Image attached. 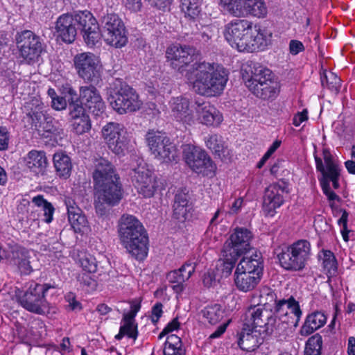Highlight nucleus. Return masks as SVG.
<instances>
[{
    "mask_svg": "<svg viewBox=\"0 0 355 355\" xmlns=\"http://www.w3.org/2000/svg\"><path fill=\"white\" fill-rule=\"evenodd\" d=\"M241 73L245 86L257 97L269 100L277 96L279 83L267 67L258 63L247 62L243 64Z\"/></svg>",
    "mask_w": 355,
    "mask_h": 355,
    "instance_id": "5",
    "label": "nucleus"
},
{
    "mask_svg": "<svg viewBox=\"0 0 355 355\" xmlns=\"http://www.w3.org/2000/svg\"><path fill=\"white\" fill-rule=\"evenodd\" d=\"M117 232L120 243L131 257L137 260L147 257L148 237L137 218L123 214L119 220Z\"/></svg>",
    "mask_w": 355,
    "mask_h": 355,
    "instance_id": "4",
    "label": "nucleus"
},
{
    "mask_svg": "<svg viewBox=\"0 0 355 355\" xmlns=\"http://www.w3.org/2000/svg\"><path fill=\"white\" fill-rule=\"evenodd\" d=\"M9 135L6 128L0 127V150H6L8 148Z\"/></svg>",
    "mask_w": 355,
    "mask_h": 355,
    "instance_id": "56",
    "label": "nucleus"
},
{
    "mask_svg": "<svg viewBox=\"0 0 355 355\" xmlns=\"http://www.w3.org/2000/svg\"><path fill=\"white\" fill-rule=\"evenodd\" d=\"M230 14L237 17L249 15L263 18L268 13L264 0H216Z\"/></svg>",
    "mask_w": 355,
    "mask_h": 355,
    "instance_id": "13",
    "label": "nucleus"
},
{
    "mask_svg": "<svg viewBox=\"0 0 355 355\" xmlns=\"http://www.w3.org/2000/svg\"><path fill=\"white\" fill-rule=\"evenodd\" d=\"M27 107L31 109V112H28V115L31 118H35L37 120H40L42 117L44 116L42 111V106L37 99L33 100L32 103H28Z\"/></svg>",
    "mask_w": 355,
    "mask_h": 355,
    "instance_id": "49",
    "label": "nucleus"
},
{
    "mask_svg": "<svg viewBox=\"0 0 355 355\" xmlns=\"http://www.w3.org/2000/svg\"><path fill=\"white\" fill-rule=\"evenodd\" d=\"M130 304V311L123 314L119 333L115 336L117 340L121 339L124 336L134 340L137 337V324L135 318L141 309V302L139 300H135L131 301Z\"/></svg>",
    "mask_w": 355,
    "mask_h": 355,
    "instance_id": "28",
    "label": "nucleus"
},
{
    "mask_svg": "<svg viewBox=\"0 0 355 355\" xmlns=\"http://www.w3.org/2000/svg\"><path fill=\"white\" fill-rule=\"evenodd\" d=\"M60 90L62 92V94H64L65 96H69V101H71L70 108H71V105L73 104H78V103H74V100L76 99L77 94L76 90L71 87V85L69 83H66L65 84H63L61 86Z\"/></svg>",
    "mask_w": 355,
    "mask_h": 355,
    "instance_id": "50",
    "label": "nucleus"
},
{
    "mask_svg": "<svg viewBox=\"0 0 355 355\" xmlns=\"http://www.w3.org/2000/svg\"><path fill=\"white\" fill-rule=\"evenodd\" d=\"M311 257V245L306 240H299L288 245L280 254V266L286 270L297 272L304 270Z\"/></svg>",
    "mask_w": 355,
    "mask_h": 355,
    "instance_id": "9",
    "label": "nucleus"
},
{
    "mask_svg": "<svg viewBox=\"0 0 355 355\" xmlns=\"http://www.w3.org/2000/svg\"><path fill=\"white\" fill-rule=\"evenodd\" d=\"M322 345V338L320 335L312 336L306 343L305 355H321Z\"/></svg>",
    "mask_w": 355,
    "mask_h": 355,
    "instance_id": "45",
    "label": "nucleus"
},
{
    "mask_svg": "<svg viewBox=\"0 0 355 355\" xmlns=\"http://www.w3.org/2000/svg\"><path fill=\"white\" fill-rule=\"evenodd\" d=\"M79 105L85 106L96 116L102 114L105 108V103L96 87L89 85L79 89Z\"/></svg>",
    "mask_w": 355,
    "mask_h": 355,
    "instance_id": "26",
    "label": "nucleus"
},
{
    "mask_svg": "<svg viewBox=\"0 0 355 355\" xmlns=\"http://www.w3.org/2000/svg\"><path fill=\"white\" fill-rule=\"evenodd\" d=\"M263 266L259 255L244 257L239 263L234 274L236 288L243 293L253 291L261 281Z\"/></svg>",
    "mask_w": 355,
    "mask_h": 355,
    "instance_id": "6",
    "label": "nucleus"
},
{
    "mask_svg": "<svg viewBox=\"0 0 355 355\" xmlns=\"http://www.w3.org/2000/svg\"><path fill=\"white\" fill-rule=\"evenodd\" d=\"M321 83L324 87H328L332 92H338L340 87V79L338 76L331 71L326 73L321 77Z\"/></svg>",
    "mask_w": 355,
    "mask_h": 355,
    "instance_id": "46",
    "label": "nucleus"
},
{
    "mask_svg": "<svg viewBox=\"0 0 355 355\" xmlns=\"http://www.w3.org/2000/svg\"><path fill=\"white\" fill-rule=\"evenodd\" d=\"M71 123L73 130L83 135L91 129V121L85 108L79 104H73L70 108Z\"/></svg>",
    "mask_w": 355,
    "mask_h": 355,
    "instance_id": "32",
    "label": "nucleus"
},
{
    "mask_svg": "<svg viewBox=\"0 0 355 355\" xmlns=\"http://www.w3.org/2000/svg\"><path fill=\"white\" fill-rule=\"evenodd\" d=\"M126 8L132 12H137L141 6V0H121Z\"/></svg>",
    "mask_w": 355,
    "mask_h": 355,
    "instance_id": "57",
    "label": "nucleus"
},
{
    "mask_svg": "<svg viewBox=\"0 0 355 355\" xmlns=\"http://www.w3.org/2000/svg\"><path fill=\"white\" fill-rule=\"evenodd\" d=\"M54 285L31 282L23 295L19 297L21 306L28 311L39 315H44L49 311V304L46 300V293Z\"/></svg>",
    "mask_w": 355,
    "mask_h": 355,
    "instance_id": "11",
    "label": "nucleus"
},
{
    "mask_svg": "<svg viewBox=\"0 0 355 355\" xmlns=\"http://www.w3.org/2000/svg\"><path fill=\"white\" fill-rule=\"evenodd\" d=\"M133 185L139 195L150 198L158 189L157 178L142 159H137L130 164Z\"/></svg>",
    "mask_w": 355,
    "mask_h": 355,
    "instance_id": "10",
    "label": "nucleus"
},
{
    "mask_svg": "<svg viewBox=\"0 0 355 355\" xmlns=\"http://www.w3.org/2000/svg\"><path fill=\"white\" fill-rule=\"evenodd\" d=\"M80 284L88 288H94L96 285L94 279L87 272L78 274L76 277Z\"/></svg>",
    "mask_w": 355,
    "mask_h": 355,
    "instance_id": "51",
    "label": "nucleus"
},
{
    "mask_svg": "<svg viewBox=\"0 0 355 355\" xmlns=\"http://www.w3.org/2000/svg\"><path fill=\"white\" fill-rule=\"evenodd\" d=\"M202 315L209 324H215L223 318V310L218 304L209 305L204 308Z\"/></svg>",
    "mask_w": 355,
    "mask_h": 355,
    "instance_id": "44",
    "label": "nucleus"
},
{
    "mask_svg": "<svg viewBox=\"0 0 355 355\" xmlns=\"http://www.w3.org/2000/svg\"><path fill=\"white\" fill-rule=\"evenodd\" d=\"M196 270V263L193 262L186 263L182 265L179 269L178 271L180 272V275H183L184 276L187 274L189 276L187 277V281L191 277Z\"/></svg>",
    "mask_w": 355,
    "mask_h": 355,
    "instance_id": "53",
    "label": "nucleus"
},
{
    "mask_svg": "<svg viewBox=\"0 0 355 355\" xmlns=\"http://www.w3.org/2000/svg\"><path fill=\"white\" fill-rule=\"evenodd\" d=\"M251 239L252 234L247 229L236 228L226 241L223 248L231 252L230 254L234 257H239L250 250Z\"/></svg>",
    "mask_w": 355,
    "mask_h": 355,
    "instance_id": "24",
    "label": "nucleus"
},
{
    "mask_svg": "<svg viewBox=\"0 0 355 355\" xmlns=\"http://www.w3.org/2000/svg\"><path fill=\"white\" fill-rule=\"evenodd\" d=\"M187 83L201 96L220 95L229 79L228 71L222 66L209 62H196L184 73Z\"/></svg>",
    "mask_w": 355,
    "mask_h": 355,
    "instance_id": "2",
    "label": "nucleus"
},
{
    "mask_svg": "<svg viewBox=\"0 0 355 355\" xmlns=\"http://www.w3.org/2000/svg\"><path fill=\"white\" fill-rule=\"evenodd\" d=\"M103 37L105 43L114 48L126 45L128 36L122 20L116 14H108L103 19Z\"/></svg>",
    "mask_w": 355,
    "mask_h": 355,
    "instance_id": "15",
    "label": "nucleus"
},
{
    "mask_svg": "<svg viewBox=\"0 0 355 355\" xmlns=\"http://www.w3.org/2000/svg\"><path fill=\"white\" fill-rule=\"evenodd\" d=\"M257 331L253 329H243L240 334L239 339V345L240 347L247 352L255 350L261 343V338Z\"/></svg>",
    "mask_w": 355,
    "mask_h": 355,
    "instance_id": "38",
    "label": "nucleus"
},
{
    "mask_svg": "<svg viewBox=\"0 0 355 355\" xmlns=\"http://www.w3.org/2000/svg\"><path fill=\"white\" fill-rule=\"evenodd\" d=\"M243 205V199L239 198L234 200V202L232 203L230 210L228 211V213L230 214H237Z\"/></svg>",
    "mask_w": 355,
    "mask_h": 355,
    "instance_id": "63",
    "label": "nucleus"
},
{
    "mask_svg": "<svg viewBox=\"0 0 355 355\" xmlns=\"http://www.w3.org/2000/svg\"><path fill=\"white\" fill-rule=\"evenodd\" d=\"M166 58L171 67L184 75V67L193 62L195 59V49L189 46L171 45L167 48Z\"/></svg>",
    "mask_w": 355,
    "mask_h": 355,
    "instance_id": "20",
    "label": "nucleus"
},
{
    "mask_svg": "<svg viewBox=\"0 0 355 355\" xmlns=\"http://www.w3.org/2000/svg\"><path fill=\"white\" fill-rule=\"evenodd\" d=\"M308 119V111L306 109H304L302 112H299L296 114H295L293 119V124L295 126L298 127L303 122L307 121Z\"/></svg>",
    "mask_w": 355,
    "mask_h": 355,
    "instance_id": "55",
    "label": "nucleus"
},
{
    "mask_svg": "<svg viewBox=\"0 0 355 355\" xmlns=\"http://www.w3.org/2000/svg\"><path fill=\"white\" fill-rule=\"evenodd\" d=\"M93 167V180L97 199L109 206L116 205L121 200L123 193L115 167L109 160L102 157L94 159Z\"/></svg>",
    "mask_w": 355,
    "mask_h": 355,
    "instance_id": "3",
    "label": "nucleus"
},
{
    "mask_svg": "<svg viewBox=\"0 0 355 355\" xmlns=\"http://www.w3.org/2000/svg\"><path fill=\"white\" fill-rule=\"evenodd\" d=\"M230 252H231L226 250V249L223 248V256L225 259V261L223 262V273L225 276H228L231 274L234 264L239 258L234 257L232 254H230Z\"/></svg>",
    "mask_w": 355,
    "mask_h": 355,
    "instance_id": "48",
    "label": "nucleus"
},
{
    "mask_svg": "<svg viewBox=\"0 0 355 355\" xmlns=\"http://www.w3.org/2000/svg\"><path fill=\"white\" fill-rule=\"evenodd\" d=\"M229 322L230 320L220 325L218 329L209 336V338L213 339L220 337L225 331Z\"/></svg>",
    "mask_w": 355,
    "mask_h": 355,
    "instance_id": "64",
    "label": "nucleus"
},
{
    "mask_svg": "<svg viewBox=\"0 0 355 355\" xmlns=\"http://www.w3.org/2000/svg\"><path fill=\"white\" fill-rule=\"evenodd\" d=\"M65 205L68 222L74 232L80 234L87 232L90 227L88 220L82 209L70 198L65 200Z\"/></svg>",
    "mask_w": 355,
    "mask_h": 355,
    "instance_id": "29",
    "label": "nucleus"
},
{
    "mask_svg": "<svg viewBox=\"0 0 355 355\" xmlns=\"http://www.w3.org/2000/svg\"><path fill=\"white\" fill-rule=\"evenodd\" d=\"M193 110L194 125L199 123L207 127H215L223 121L221 113L209 102L196 101Z\"/></svg>",
    "mask_w": 355,
    "mask_h": 355,
    "instance_id": "21",
    "label": "nucleus"
},
{
    "mask_svg": "<svg viewBox=\"0 0 355 355\" xmlns=\"http://www.w3.org/2000/svg\"><path fill=\"white\" fill-rule=\"evenodd\" d=\"M110 105L119 114L139 110L143 102L137 92L121 80H115L110 87Z\"/></svg>",
    "mask_w": 355,
    "mask_h": 355,
    "instance_id": "8",
    "label": "nucleus"
},
{
    "mask_svg": "<svg viewBox=\"0 0 355 355\" xmlns=\"http://www.w3.org/2000/svg\"><path fill=\"white\" fill-rule=\"evenodd\" d=\"M203 284L207 287L212 286L216 282V278L213 272H207L204 275Z\"/></svg>",
    "mask_w": 355,
    "mask_h": 355,
    "instance_id": "62",
    "label": "nucleus"
},
{
    "mask_svg": "<svg viewBox=\"0 0 355 355\" xmlns=\"http://www.w3.org/2000/svg\"><path fill=\"white\" fill-rule=\"evenodd\" d=\"M168 109L172 119L187 129L194 126V103L183 96L172 97L168 101Z\"/></svg>",
    "mask_w": 355,
    "mask_h": 355,
    "instance_id": "18",
    "label": "nucleus"
},
{
    "mask_svg": "<svg viewBox=\"0 0 355 355\" xmlns=\"http://www.w3.org/2000/svg\"><path fill=\"white\" fill-rule=\"evenodd\" d=\"M162 304L157 303L155 304L152 309L151 320L155 324L162 315Z\"/></svg>",
    "mask_w": 355,
    "mask_h": 355,
    "instance_id": "60",
    "label": "nucleus"
},
{
    "mask_svg": "<svg viewBox=\"0 0 355 355\" xmlns=\"http://www.w3.org/2000/svg\"><path fill=\"white\" fill-rule=\"evenodd\" d=\"M164 355H184L180 337L175 334L168 335L164 348Z\"/></svg>",
    "mask_w": 355,
    "mask_h": 355,
    "instance_id": "42",
    "label": "nucleus"
},
{
    "mask_svg": "<svg viewBox=\"0 0 355 355\" xmlns=\"http://www.w3.org/2000/svg\"><path fill=\"white\" fill-rule=\"evenodd\" d=\"M179 327L180 322H178V318H175L171 322H170L163 329V331L159 334V338L162 339L163 336H164L166 334L177 330L179 328Z\"/></svg>",
    "mask_w": 355,
    "mask_h": 355,
    "instance_id": "52",
    "label": "nucleus"
},
{
    "mask_svg": "<svg viewBox=\"0 0 355 355\" xmlns=\"http://www.w3.org/2000/svg\"><path fill=\"white\" fill-rule=\"evenodd\" d=\"M53 161L57 175L60 178L67 179L70 176L72 169L70 157L60 151L54 154Z\"/></svg>",
    "mask_w": 355,
    "mask_h": 355,
    "instance_id": "37",
    "label": "nucleus"
},
{
    "mask_svg": "<svg viewBox=\"0 0 355 355\" xmlns=\"http://www.w3.org/2000/svg\"><path fill=\"white\" fill-rule=\"evenodd\" d=\"M284 188L279 184H270L265 191L263 202V211L266 216H273L275 210L284 203Z\"/></svg>",
    "mask_w": 355,
    "mask_h": 355,
    "instance_id": "30",
    "label": "nucleus"
},
{
    "mask_svg": "<svg viewBox=\"0 0 355 355\" xmlns=\"http://www.w3.org/2000/svg\"><path fill=\"white\" fill-rule=\"evenodd\" d=\"M276 322V317L272 315L271 311L260 306L249 308L245 315V324L252 329L266 327V331L272 333Z\"/></svg>",
    "mask_w": 355,
    "mask_h": 355,
    "instance_id": "22",
    "label": "nucleus"
},
{
    "mask_svg": "<svg viewBox=\"0 0 355 355\" xmlns=\"http://www.w3.org/2000/svg\"><path fill=\"white\" fill-rule=\"evenodd\" d=\"M67 103L64 98L57 96L51 101V106L55 110H62L67 107Z\"/></svg>",
    "mask_w": 355,
    "mask_h": 355,
    "instance_id": "59",
    "label": "nucleus"
},
{
    "mask_svg": "<svg viewBox=\"0 0 355 355\" xmlns=\"http://www.w3.org/2000/svg\"><path fill=\"white\" fill-rule=\"evenodd\" d=\"M41 125L46 132L55 134L58 132L57 128L53 123V119L51 118H45L44 121L42 123Z\"/></svg>",
    "mask_w": 355,
    "mask_h": 355,
    "instance_id": "58",
    "label": "nucleus"
},
{
    "mask_svg": "<svg viewBox=\"0 0 355 355\" xmlns=\"http://www.w3.org/2000/svg\"><path fill=\"white\" fill-rule=\"evenodd\" d=\"M304 50V44L300 41L296 40H292L290 41L289 51L291 54L295 55Z\"/></svg>",
    "mask_w": 355,
    "mask_h": 355,
    "instance_id": "54",
    "label": "nucleus"
},
{
    "mask_svg": "<svg viewBox=\"0 0 355 355\" xmlns=\"http://www.w3.org/2000/svg\"><path fill=\"white\" fill-rule=\"evenodd\" d=\"M224 37L239 52L263 51L270 44L271 34L247 19H234L225 26Z\"/></svg>",
    "mask_w": 355,
    "mask_h": 355,
    "instance_id": "1",
    "label": "nucleus"
},
{
    "mask_svg": "<svg viewBox=\"0 0 355 355\" xmlns=\"http://www.w3.org/2000/svg\"><path fill=\"white\" fill-rule=\"evenodd\" d=\"M201 0H180V8L185 17L195 19L201 12Z\"/></svg>",
    "mask_w": 355,
    "mask_h": 355,
    "instance_id": "41",
    "label": "nucleus"
},
{
    "mask_svg": "<svg viewBox=\"0 0 355 355\" xmlns=\"http://www.w3.org/2000/svg\"><path fill=\"white\" fill-rule=\"evenodd\" d=\"M327 315L321 311H315L307 315L304 324L300 330V334L307 336L323 327L327 322Z\"/></svg>",
    "mask_w": 355,
    "mask_h": 355,
    "instance_id": "33",
    "label": "nucleus"
},
{
    "mask_svg": "<svg viewBox=\"0 0 355 355\" xmlns=\"http://www.w3.org/2000/svg\"><path fill=\"white\" fill-rule=\"evenodd\" d=\"M102 137L108 148L115 155L123 156L128 150L129 140L123 124L110 122L101 129Z\"/></svg>",
    "mask_w": 355,
    "mask_h": 355,
    "instance_id": "14",
    "label": "nucleus"
},
{
    "mask_svg": "<svg viewBox=\"0 0 355 355\" xmlns=\"http://www.w3.org/2000/svg\"><path fill=\"white\" fill-rule=\"evenodd\" d=\"M206 146L221 159H230L232 152L225 146L222 137L218 135H210L205 137Z\"/></svg>",
    "mask_w": 355,
    "mask_h": 355,
    "instance_id": "35",
    "label": "nucleus"
},
{
    "mask_svg": "<svg viewBox=\"0 0 355 355\" xmlns=\"http://www.w3.org/2000/svg\"><path fill=\"white\" fill-rule=\"evenodd\" d=\"M188 276V274L184 276L180 275V272L178 270H174L167 274L166 279L172 284L171 287L174 292L180 294L185 288L184 283L187 281Z\"/></svg>",
    "mask_w": 355,
    "mask_h": 355,
    "instance_id": "43",
    "label": "nucleus"
},
{
    "mask_svg": "<svg viewBox=\"0 0 355 355\" xmlns=\"http://www.w3.org/2000/svg\"><path fill=\"white\" fill-rule=\"evenodd\" d=\"M80 266L88 273L95 272L97 270L96 259L90 254H84L78 260Z\"/></svg>",
    "mask_w": 355,
    "mask_h": 355,
    "instance_id": "47",
    "label": "nucleus"
},
{
    "mask_svg": "<svg viewBox=\"0 0 355 355\" xmlns=\"http://www.w3.org/2000/svg\"><path fill=\"white\" fill-rule=\"evenodd\" d=\"M20 55L30 62L37 59L42 52V44L31 31H24L16 37Z\"/></svg>",
    "mask_w": 355,
    "mask_h": 355,
    "instance_id": "23",
    "label": "nucleus"
},
{
    "mask_svg": "<svg viewBox=\"0 0 355 355\" xmlns=\"http://www.w3.org/2000/svg\"><path fill=\"white\" fill-rule=\"evenodd\" d=\"M78 76L87 82L97 80L101 75L103 66L98 56L90 52L77 54L73 59Z\"/></svg>",
    "mask_w": 355,
    "mask_h": 355,
    "instance_id": "17",
    "label": "nucleus"
},
{
    "mask_svg": "<svg viewBox=\"0 0 355 355\" xmlns=\"http://www.w3.org/2000/svg\"><path fill=\"white\" fill-rule=\"evenodd\" d=\"M33 203L38 207L40 211L43 212V221L50 223L53 219L55 209L52 204L46 200L42 196L37 195L33 198Z\"/></svg>",
    "mask_w": 355,
    "mask_h": 355,
    "instance_id": "40",
    "label": "nucleus"
},
{
    "mask_svg": "<svg viewBox=\"0 0 355 355\" xmlns=\"http://www.w3.org/2000/svg\"><path fill=\"white\" fill-rule=\"evenodd\" d=\"M10 261L17 267L20 274L24 275H29L39 266L35 252L21 248L12 250Z\"/></svg>",
    "mask_w": 355,
    "mask_h": 355,
    "instance_id": "27",
    "label": "nucleus"
},
{
    "mask_svg": "<svg viewBox=\"0 0 355 355\" xmlns=\"http://www.w3.org/2000/svg\"><path fill=\"white\" fill-rule=\"evenodd\" d=\"M75 21L72 15L63 14L56 20L55 25V33L58 38L68 44L72 43L76 37V28Z\"/></svg>",
    "mask_w": 355,
    "mask_h": 355,
    "instance_id": "31",
    "label": "nucleus"
},
{
    "mask_svg": "<svg viewBox=\"0 0 355 355\" xmlns=\"http://www.w3.org/2000/svg\"><path fill=\"white\" fill-rule=\"evenodd\" d=\"M146 140L151 153L156 159L166 163L175 159V146L165 133L150 130L146 135Z\"/></svg>",
    "mask_w": 355,
    "mask_h": 355,
    "instance_id": "16",
    "label": "nucleus"
},
{
    "mask_svg": "<svg viewBox=\"0 0 355 355\" xmlns=\"http://www.w3.org/2000/svg\"><path fill=\"white\" fill-rule=\"evenodd\" d=\"M182 153L185 162L193 172L207 177L215 175L216 164L200 147L186 144L183 146Z\"/></svg>",
    "mask_w": 355,
    "mask_h": 355,
    "instance_id": "12",
    "label": "nucleus"
},
{
    "mask_svg": "<svg viewBox=\"0 0 355 355\" xmlns=\"http://www.w3.org/2000/svg\"><path fill=\"white\" fill-rule=\"evenodd\" d=\"M76 21L79 26L85 43L89 48L101 44V37L98 22L92 14L87 10L76 15Z\"/></svg>",
    "mask_w": 355,
    "mask_h": 355,
    "instance_id": "19",
    "label": "nucleus"
},
{
    "mask_svg": "<svg viewBox=\"0 0 355 355\" xmlns=\"http://www.w3.org/2000/svg\"><path fill=\"white\" fill-rule=\"evenodd\" d=\"M26 164L35 173H43L48 164L44 152L35 150L30 151L26 158Z\"/></svg>",
    "mask_w": 355,
    "mask_h": 355,
    "instance_id": "36",
    "label": "nucleus"
},
{
    "mask_svg": "<svg viewBox=\"0 0 355 355\" xmlns=\"http://www.w3.org/2000/svg\"><path fill=\"white\" fill-rule=\"evenodd\" d=\"M150 4L153 6L157 7L160 10H164L169 6L172 0H148Z\"/></svg>",
    "mask_w": 355,
    "mask_h": 355,
    "instance_id": "61",
    "label": "nucleus"
},
{
    "mask_svg": "<svg viewBox=\"0 0 355 355\" xmlns=\"http://www.w3.org/2000/svg\"><path fill=\"white\" fill-rule=\"evenodd\" d=\"M275 313L282 322L297 326L302 316L299 302L293 297L277 302Z\"/></svg>",
    "mask_w": 355,
    "mask_h": 355,
    "instance_id": "25",
    "label": "nucleus"
},
{
    "mask_svg": "<svg viewBox=\"0 0 355 355\" xmlns=\"http://www.w3.org/2000/svg\"><path fill=\"white\" fill-rule=\"evenodd\" d=\"M193 206L187 199V196L183 193L175 196L173 204L174 217L180 221H184L191 216Z\"/></svg>",
    "mask_w": 355,
    "mask_h": 355,
    "instance_id": "34",
    "label": "nucleus"
},
{
    "mask_svg": "<svg viewBox=\"0 0 355 355\" xmlns=\"http://www.w3.org/2000/svg\"><path fill=\"white\" fill-rule=\"evenodd\" d=\"M322 261V266L324 272L327 274L329 279L337 274L338 263L336 257L330 250H322L320 254Z\"/></svg>",
    "mask_w": 355,
    "mask_h": 355,
    "instance_id": "39",
    "label": "nucleus"
},
{
    "mask_svg": "<svg viewBox=\"0 0 355 355\" xmlns=\"http://www.w3.org/2000/svg\"><path fill=\"white\" fill-rule=\"evenodd\" d=\"M322 157L324 163L321 158L315 156L316 169L320 172L322 175L320 182L323 193L329 200L331 207H333L334 202L335 200L338 201L340 198L331 189L330 182H332L333 187L335 189L339 187L338 180L340 175V168L334 160L329 150H323Z\"/></svg>",
    "mask_w": 355,
    "mask_h": 355,
    "instance_id": "7",
    "label": "nucleus"
}]
</instances>
